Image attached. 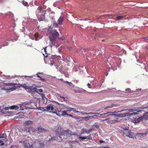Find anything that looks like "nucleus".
<instances>
[{
    "label": "nucleus",
    "mask_w": 148,
    "mask_h": 148,
    "mask_svg": "<svg viewBox=\"0 0 148 148\" xmlns=\"http://www.w3.org/2000/svg\"><path fill=\"white\" fill-rule=\"evenodd\" d=\"M83 67L84 66H82L81 65H74V68L76 69V71H78V70H81Z\"/></svg>",
    "instance_id": "nucleus-26"
},
{
    "label": "nucleus",
    "mask_w": 148,
    "mask_h": 148,
    "mask_svg": "<svg viewBox=\"0 0 148 148\" xmlns=\"http://www.w3.org/2000/svg\"><path fill=\"white\" fill-rule=\"evenodd\" d=\"M83 132H85L86 133L88 134H89L90 132L92 131V129L90 128L88 130V129H86L85 128H83L82 129Z\"/></svg>",
    "instance_id": "nucleus-21"
},
{
    "label": "nucleus",
    "mask_w": 148,
    "mask_h": 148,
    "mask_svg": "<svg viewBox=\"0 0 148 148\" xmlns=\"http://www.w3.org/2000/svg\"><path fill=\"white\" fill-rule=\"evenodd\" d=\"M1 90H8V91L9 90V89H8V88H5L4 87H3V88H1Z\"/></svg>",
    "instance_id": "nucleus-64"
},
{
    "label": "nucleus",
    "mask_w": 148,
    "mask_h": 148,
    "mask_svg": "<svg viewBox=\"0 0 148 148\" xmlns=\"http://www.w3.org/2000/svg\"><path fill=\"white\" fill-rule=\"evenodd\" d=\"M117 113H116L115 112H114L112 113L111 114H108V116H116V115Z\"/></svg>",
    "instance_id": "nucleus-48"
},
{
    "label": "nucleus",
    "mask_w": 148,
    "mask_h": 148,
    "mask_svg": "<svg viewBox=\"0 0 148 148\" xmlns=\"http://www.w3.org/2000/svg\"><path fill=\"white\" fill-rule=\"evenodd\" d=\"M111 69H110V67H108L106 66V72L105 73V75L106 76H107L108 75V72L110 71V70H112L113 71H114L116 70L117 68L120 69L121 68V65H111Z\"/></svg>",
    "instance_id": "nucleus-7"
},
{
    "label": "nucleus",
    "mask_w": 148,
    "mask_h": 148,
    "mask_svg": "<svg viewBox=\"0 0 148 148\" xmlns=\"http://www.w3.org/2000/svg\"><path fill=\"white\" fill-rule=\"evenodd\" d=\"M91 135L92 134H90V135H89V136H87V139H88L89 140H92V137L91 136Z\"/></svg>",
    "instance_id": "nucleus-52"
},
{
    "label": "nucleus",
    "mask_w": 148,
    "mask_h": 148,
    "mask_svg": "<svg viewBox=\"0 0 148 148\" xmlns=\"http://www.w3.org/2000/svg\"><path fill=\"white\" fill-rule=\"evenodd\" d=\"M62 133V130L60 132H57V136L58 137L60 136H63L61 134Z\"/></svg>",
    "instance_id": "nucleus-53"
},
{
    "label": "nucleus",
    "mask_w": 148,
    "mask_h": 148,
    "mask_svg": "<svg viewBox=\"0 0 148 148\" xmlns=\"http://www.w3.org/2000/svg\"><path fill=\"white\" fill-rule=\"evenodd\" d=\"M64 21V18L63 17H60L58 20V23H55L54 24V26L57 27L58 24L61 25L62 24Z\"/></svg>",
    "instance_id": "nucleus-12"
},
{
    "label": "nucleus",
    "mask_w": 148,
    "mask_h": 148,
    "mask_svg": "<svg viewBox=\"0 0 148 148\" xmlns=\"http://www.w3.org/2000/svg\"><path fill=\"white\" fill-rule=\"evenodd\" d=\"M79 90H76L75 89H73V91L75 93H81L83 92V91L79 89Z\"/></svg>",
    "instance_id": "nucleus-40"
},
{
    "label": "nucleus",
    "mask_w": 148,
    "mask_h": 148,
    "mask_svg": "<svg viewBox=\"0 0 148 148\" xmlns=\"http://www.w3.org/2000/svg\"><path fill=\"white\" fill-rule=\"evenodd\" d=\"M64 82L66 83V84L69 86L71 87H72L74 88H79V87L75 86V85L73 84L71 82H69L68 81H65Z\"/></svg>",
    "instance_id": "nucleus-16"
},
{
    "label": "nucleus",
    "mask_w": 148,
    "mask_h": 148,
    "mask_svg": "<svg viewBox=\"0 0 148 148\" xmlns=\"http://www.w3.org/2000/svg\"><path fill=\"white\" fill-rule=\"evenodd\" d=\"M109 113H110V112H107V113H104L101 114V115L103 117H106L107 116H108V114Z\"/></svg>",
    "instance_id": "nucleus-36"
},
{
    "label": "nucleus",
    "mask_w": 148,
    "mask_h": 148,
    "mask_svg": "<svg viewBox=\"0 0 148 148\" xmlns=\"http://www.w3.org/2000/svg\"><path fill=\"white\" fill-rule=\"evenodd\" d=\"M26 83H24L23 84H18L16 83V87L17 89V88H20L21 87H22L25 90V87L26 86Z\"/></svg>",
    "instance_id": "nucleus-20"
},
{
    "label": "nucleus",
    "mask_w": 148,
    "mask_h": 148,
    "mask_svg": "<svg viewBox=\"0 0 148 148\" xmlns=\"http://www.w3.org/2000/svg\"><path fill=\"white\" fill-rule=\"evenodd\" d=\"M10 107H11V110H17L19 108V107L18 106L16 105L12 106H11Z\"/></svg>",
    "instance_id": "nucleus-29"
},
{
    "label": "nucleus",
    "mask_w": 148,
    "mask_h": 148,
    "mask_svg": "<svg viewBox=\"0 0 148 148\" xmlns=\"http://www.w3.org/2000/svg\"><path fill=\"white\" fill-rule=\"evenodd\" d=\"M58 113H57V116H58V114L60 115V114H62V110L61 109L60 111H58Z\"/></svg>",
    "instance_id": "nucleus-63"
},
{
    "label": "nucleus",
    "mask_w": 148,
    "mask_h": 148,
    "mask_svg": "<svg viewBox=\"0 0 148 148\" xmlns=\"http://www.w3.org/2000/svg\"><path fill=\"white\" fill-rule=\"evenodd\" d=\"M113 107H117L119 106V105L118 103H112Z\"/></svg>",
    "instance_id": "nucleus-60"
},
{
    "label": "nucleus",
    "mask_w": 148,
    "mask_h": 148,
    "mask_svg": "<svg viewBox=\"0 0 148 148\" xmlns=\"http://www.w3.org/2000/svg\"><path fill=\"white\" fill-rule=\"evenodd\" d=\"M68 107V106H66L64 104V106H60V108H61V110H66V107Z\"/></svg>",
    "instance_id": "nucleus-41"
},
{
    "label": "nucleus",
    "mask_w": 148,
    "mask_h": 148,
    "mask_svg": "<svg viewBox=\"0 0 148 148\" xmlns=\"http://www.w3.org/2000/svg\"><path fill=\"white\" fill-rule=\"evenodd\" d=\"M145 66L144 67V69H145V71L148 72V65H144Z\"/></svg>",
    "instance_id": "nucleus-54"
},
{
    "label": "nucleus",
    "mask_w": 148,
    "mask_h": 148,
    "mask_svg": "<svg viewBox=\"0 0 148 148\" xmlns=\"http://www.w3.org/2000/svg\"><path fill=\"white\" fill-rule=\"evenodd\" d=\"M142 89L141 88L137 89H136L135 90L133 91V90H130V93H133L134 92H138L141 91Z\"/></svg>",
    "instance_id": "nucleus-35"
},
{
    "label": "nucleus",
    "mask_w": 148,
    "mask_h": 148,
    "mask_svg": "<svg viewBox=\"0 0 148 148\" xmlns=\"http://www.w3.org/2000/svg\"><path fill=\"white\" fill-rule=\"evenodd\" d=\"M113 107V106L112 105V103L110 104L108 106L106 107L105 108V110H107L108 108H112Z\"/></svg>",
    "instance_id": "nucleus-46"
},
{
    "label": "nucleus",
    "mask_w": 148,
    "mask_h": 148,
    "mask_svg": "<svg viewBox=\"0 0 148 148\" xmlns=\"http://www.w3.org/2000/svg\"><path fill=\"white\" fill-rule=\"evenodd\" d=\"M123 129L124 130L123 131H129L130 130H129L128 127H125V128H123Z\"/></svg>",
    "instance_id": "nucleus-62"
},
{
    "label": "nucleus",
    "mask_w": 148,
    "mask_h": 148,
    "mask_svg": "<svg viewBox=\"0 0 148 148\" xmlns=\"http://www.w3.org/2000/svg\"><path fill=\"white\" fill-rule=\"evenodd\" d=\"M77 141L75 140H72L69 141V144L70 145L71 144H74L75 142H77Z\"/></svg>",
    "instance_id": "nucleus-56"
},
{
    "label": "nucleus",
    "mask_w": 148,
    "mask_h": 148,
    "mask_svg": "<svg viewBox=\"0 0 148 148\" xmlns=\"http://www.w3.org/2000/svg\"><path fill=\"white\" fill-rule=\"evenodd\" d=\"M78 88L79 89L81 90L82 91H83V92H85V93H87L88 92L87 91H86V90H84V89H82V88Z\"/></svg>",
    "instance_id": "nucleus-61"
},
{
    "label": "nucleus",
    "mask_w": 148,
    "mask_h": 148,
    "mask_svg": "<svg viewBox=\"0 0 148 148\" xmlns=\"http://www.w3.org/2000/svg\"><path fill=\"white\" fill-rule=\"evenodd\" d=\"M7 145V144H5L3 141L0 140V146H6Z\"/></svg>",
    "instance_id": "nucleus-38"
},
{
    "label": "nucleus",
    "mask_w": 148,
    "mask_h": 148,
    "mask_svg": "<svg viewBox=\"0 0 148 148\" xmlns=\"http://www.w3.org/2000/svg\"><path fill=\"white\" fill-rule=\"evenodd\" d=\"M23 145L24 148H34L33 144L30 145L29 143H25Z\"/></svg>",
    "instance_id": "nucleus-18"
},
{
    "label": "nucleus",
    "mask_w": 148,
    "mask_h": 148,
    "mask_svg": "<svg viewBox=\"0 0 148 148\" xmlns=\"http://www.w3.org/2000/svg\"><path fill=\"white\" fill-rule=\"evenodd\" d=\"M18 77H25V78L26 79H27V78H29V77L32 78H33V77H34L33 78L35 79V77H36V75H32L29 76H27V75H23V76H21L19 75Z\"/></svg>",
    "instance_id": "nucleus-22"
},
{
    "label": "nucleus",
    "mask_w": 148,
    "mask_h": 148,
    "mask_svg": "<svg viewBox=\"0 0 148 148\" xmlns=\"http://www.w3.org/2000/svg\"><path fill=\"white\" fill-rule=\"evenodd\" d=\"M34 36L35 37V40H38V34L37 33H36L35 34Z\"/></svg>",
    "instance_id": "nucleus-51"
},
{
    "label": "nucleus",
    "mask_w": 148,
    "mask_h": 148,
    "mask_svg": "<svg viewBox=\"0 0 148 148\" xmlns=\"http://www.w3.org/2000/svg\"><path fill=\"white\" fill-rule=\"evenodd\" d=\"M37 109L38 110L42 111L44 112H45V111H46L45 110V107H37Z\"/></svg>",
    "instance_id": "nucleus-34"
},
{
    "label": "nucleus",
    "mask_w": 148,
    "mask_h": 148,
    "mask_svg": "<svg viewBox=\"0 0 148 148\" xmlns=\"http://www.w3.org/2000/svg\"><path fill=\"white\" fill-rule=\"evenodd\" d=\"M11 107H10V106H6L5 107H4L3 108L6 111L7 110H11Z\"/></svg>",
    "instance_id": "nucleus-50"
},
{
    "label": "nucleus",
    "mask_w": 148,
    "mask_h": 148,
    "mask_svg": "<svg viewBox=\"0 0 148 148\" xmlns=\"http://www.w3.org/2000/svg\"><path fill=\"white\" fill-rule=\"evenodd\" d=\"M146 116V113H143L142 116H141L133 117L132 120V122L135 125L138 124L140 122L143 121Z\"/></svg>",
    "instance_id": "nucleus-3"
},
{
    "label": "nucleus",
    "mask_w": 148,
    "mask_h": 148,
    "mask_svg": "<svg viewBox=\"0 0 148 148\" xmlns=\"http://www.w3.org/2000/svg\"><path fill=\"white\" fill-rule=\"evenodd\" d=\"M3 75L4 76H5V77L6 78H7V79H10L11 78H12L13 77H17V76L18 77V76H17V75L14 76H10V75Z\"/></svg>",
    "instance_id": "nucleus-32"
},
{
    "label": "nucleus",
    "mask_w": 148,
    "mask_h": 148,
    "mask_svg": "<svg viewBox=\"0 0 148 148\" xmlns=\"http://www.w3.org/2000/svg\"><path fill=\"white\" fill-rule=\"evenodd\" d=\"M80 51H81V53L83 54H84V53H85L86 51V50L85 49H81L80 50Z\"/></svg>",
    "instance_id": "nucleus-47"
},
{
    "label": "nucleus",
    "mask_w": 148,
    "mask_h": 148,
    "mask_svg": "<svg viewBox=\"0 0 148 148\" xmlns=\"http://www.w3.org/2000/svg\"><path fill=\"white\" fill-rule=\"evenodd\" d=\"M33 145L36 148L44 147L45 145L44 141L40 139H36L33 143Z\"/></svg>",
    "instance_id": "nucleus-4"
},
{
    "label": "nucleus",
    "mask_w": 148,
    "mask_h": 148,
    "mask_svg": "<svg viewBox=\"0 0 148 148\" xmlns=\"http://www.w3.org/2000/svg\"><path fill=\"white\" fill-rule=\"evenodd\" d=\"M10 114L8 116H13L15 114V112L13 111H6V114Z\"/></svg>",
    "instance_id": "nucleus-27"
},
{
    "label": "nucleus",
    "mask_w": 148,
    "mask_h": 148,
    "mask_svg": "<svg viewBox=\"0 0 148 148\" xmlns=\"http://www.w3.org/2000/svg\"><path fill=\"white\" fill-rule=\"evenodd\" d=\"M62 113L60 114V115L58 114V116L60 117L61 116H65V115H67V112H66V110H62Z\"/></svg>",
    "instance_id": "nucleus-24"
},
{
    "label": "nucleus",
    "mask_w": 148,
    "mask_h": 148,
    "mask_svg": "<svg viewBox=\"0 0 148 148\" xmlns=\"http://www.w3.org/2000/svg\"><path fill=\"white\" fill-rule=\"evenodd\" d=\"M128 133L127 135H125V136L127 137L132 138H134L135 137V135L134 133L132 132L130 130L128 131Z\"/></svg>",
    "instance_id": "nucleus-11"
},
{
    "label": "nucleus",
    "mask_w": 148,
    "mask_h": 148,
    "mask_svg": "<svg viewBox=\"0 0 148 148\" xmlns=\"http://www.w3.org/2000/svg\"><path fill=\"white\" fill-rule=\"evenodd\" d=\"M16 84V83H5L4 86H8L9 87V90H10L9 92H10V91H13L16 90L17 89Z\"/></svg>",
    "instance_id": "nucleus-6"
},
{
    "label": "nucleus",
    "mask_w": 148,
    "mask_h": 148,
    "mask_svg": "<svg viewBox=\"0 0 148 148\" xmlns=\"http://www.w3.org/2000/svg\"><path fill=\"white\" fill-rule=\"evenodd\" d=\"M93 126L97 128H99V125L97 123H95V124H93Z\"/></svg>",
    "instance_id": "nucleus-49"
},
{
    "label": "nucleus",
    "mask_w": 148,
    "mask_h": 148,
    "mask_svg": "<svg viewBox=\"0 0 148 148\" xmlns=\"http://www.w3.org/2000/svg\"><path fill=\"white\" fill-rule=\"evenodd\" d=\"M122 134L123 135H127L128 133V131H123L122 132Z\"/></svg>",
    "instance_id": "nucleus-55"
},
{
    "label": "nucleus",
    "mask_w": 148,
    "mask_h": 148,
    "mask_svg": "<svg viewBox=\"0 0 148 148\" xmlns=\"http://www.w3.org/2000/svg\"><path fill=\"white\" fill-rule=\"evenodd\" d=\"M25 110H30V109H35L32 108H30V107H28V106H25Z\"/></svg>",
    "instance_id": "nucleus-59"
},
{
    "label": "nucleus",
    "mask_w": 148,
    "mask_h": 148,
    "mask_svg": "<svg viewBox=\"0 0 148 148\" xmlns=\"http://www.w3.org/2000/svg\"><path fill=\"white\" fill-rule=\"evenodd\" d=\"M25 130L26 132H28L30 134L31 132L30 126L29 127H25Z\"/></svg>",
    "instance_id": "nucleus-33"
},
{
    "label": "nucleus",
    "mask_w": 148,
    "mask_h": 148,
    "mask_svg": "<svg viewBox=\"0 0 148 148\" xmlns=\"http://www.w3.org/2000/svg\"><path fill=\"white\" fill-rule=\"evenodd\" d=\"M33 123V121H32L29 120L26 121L24 123L23 125L25 126H28L32 124Z\"/></svg>",
    "instance_id": "nucleus-19"
},
{
    "label": "nucleus",
    "mask_w": 148,
    "mask_h": 148,
    "mask_svg": "<svg viewBox=\"0 0 148 148\" xmlns=\"http://www.w3.org/2000/svg\"><path fill=\"white\" fill-rule=\"evenodd\" d=\"M71 138H69V139H71V140L73 139V138L71 137V136H72V135H75V136H78V134L77 132H72V131H71Z\"/></svg>",
    "instance_id": "nucleus-31"
},
{
    "label": "nucleus",
    "mask_w": 148,
    "mask_h": 148,
    "mask_svg": "<svg viewBox=\"0 0 148 148\" xmlns=\"http://www.w3.org/2000/svg\"><path fill=\"white\" fill-rule=\"evenodd\" d=\"M45 108V112H48L49 110H51V111L53 110H54V108L53 105L51 104H49Z\"/></svg>",
    "instance_id": "nucleus-13"
},
{
    "label": "nucleus",
    "mask_w": 148,
    "mask_h": 148,
    "mask_svg": "<svg viewBox=\"0 0 148 148\" xmlns=\"http://www.w3.org/2000/svg\"><path fill=\"white\" fill-rule=\"evenodd\" d=\"M37 133H40L46 131V130L44 128L41 127V126H38L37 127Z\"/></svg>",
    "instance_id": "nucleus-15"
},
{
    "label": "nucleus",
    "mask_w": 148,
    "mask_h": 148,
    "mask_svg": "<svg viewBox=\"0 0 148 148\" xmlns=\"http://www.w3.org/2000/svg\"><path fill=\"white\" fill-rule=\"evenodd\" d=\"M29 105H30L29 101H26L20 103L19 105L20 107H21L22 106H25Z\"/></svg>",
    "instance_id": "nucleus-23"
},
{
    "label": "nucleus",
    "mask_w": 148,
    "mask_h": 148,
    "mask_svg": "<svg viewBox=\"0 0 148 148\" xmlns=\"http://www.w3.org/2000/svg\"><path fill=\"white\" fill-rule=\"evenodd\" d=\"M37 90V88L36 86H34L33 85L29 86L27 84H26L25 90H27V91H28L29 93H32V92H35L36 93L38 94V91Z\"/></svg>",
    "instance_id": "nucleus-5"
},
{
    "label": "nucleus",
    "mask_w": 148,
    "mask_h": 148,
    "mask_svg": "<svg viewBox=\"0 0 148 148\" xmlns=\"http://www.w3.org/2000/svg\"><path fill=\"white\" fill-rule=\"evenodd\" d=\"M87 136H80L79 137V139H81L82 140H85L87 139Z\"/></svg>",
    "instance_id": "nucleus-37"
},
{
    "label": "nucleus",
    "mask_w": 148,
    "mask_h": 148,
    "mask_svg": "<svg viewBox=\"0 0 148 148\" xmlns=\"http://www.w3.org/2000/svg\"><path fill=\"white\" fill-rule=\"evenodd\" d=\"M71 131L68 129L66 130H62V133L61 134L64 136L70 138L71 134Z\"/></svg>",
    "instance_id": "nucleus-8"
},
{
    "label": "nucleus",
    "mask_w": 148,
    "mask_h": 148,
    "mask_svg": "<svg viewBox=\"0 0 148 148\" xmlns=\"http://www.w3.org/2000/svg\"><path fill=\"white\" fill-rule=\"evenodd\" d=\"M123 17V16H119L116 17V19L117 20H119L120 19H121Z\"/></svg>",
    "instance_id": "nucleus-57"
},
{
    "label": "nucleus",
    "mask_w": 148,
    "mask_h": 148,
    "mask_svg": "<svg viewBox=\"0 0 148 148\" xmlns=\"http://www.w3.org/2000/svg\"><path fill=\"white\" fill-rule=\"evenodd\" d=\"M6 110L3 108V109H1L0 113H1L2 114H6Z\"/></svg>",
    "instance_id": "nucleus-45"
},
{
    "label": "nucleus",
    "mask_w": 148,
    "mask_h": 148,
    "mask_svg": "<svg viewBox=\"0 0 148 148\" xmlns=\"http://www.w3.org/2000/svg\"><path fill=\"white\" fill-rule=\"evenodd\" d=\"M88 54H86L85 56H86V58H85V57L84 56L85 58V61L86 62H88L89 61H90L91 58L88 56Z\"/></svg>",
    "instance_id": "nucleus-25"
},
{
    "label": "nucleus",
    "mask_w": 148,
    "mask_h": 148,
    "mask_svg": "<svg viewBox=\"0 0 148 148\" xmlns=\"http://www.w3.org/2000/svg\"><path fill=\"white\" fill-rule=\"evenodd\" d=\"M80 118V119H84L85 121H88L90 119H91L90 116H88L81 117Z\"/></svg>",
    "instance_id": "nucleus-28"
},
{
    "label": "nucleus",
    "mask_w": 148,
    "mask_h": 148,
    "mask_svg": "<svg viewBox=\"0 0 148 148\" xmlns=\"http://www.w3.org/2000/svg\"><path fill=\"white\" fill-rule=\"evenodd\" d=\"M41 96L42 100L43 101V103L44 104H46L47 103V101L48 100V99L47 98L45 95V94L42 93H38Z\"/></svg>",
    "instance_id": "nucleus-10"
},
{
    "label": "nucleus",
    "mask_w": 148,
    "mask_h": 148,
    "mask_svg": "<svg viewBox=\"0 0 148 148\" xmlns=\"http://www.w3.org/2000/svg\"><path fill=\"white\" fill-rule=\"evenodd\" d=\"M31 131H32V132L33 133L36 131V129L32 126H30Z\"/></svg>",
    "instance_id": "nucleus-44"
},
{
    "label": "nucleus",
    "mask_w": 148,
    "mask_h": 148,
    "mask_svg": "<svg viewBox=\"0 0 148 148\" xmlns=\"http://www.w3.org/2000/svg\"><path fill=\"white\" fill-rule=\"evenodd\" d=\"M43 74V73L42 72H38L36 74V77L39 78V79L40 80L42 81L43 82H45L46 81L45 79L44 78L42 77H41L39 75V74L42 75Z\"/></svg>",
    "instance_id": "nucleus-14"
},
{
    "label": "nucleus",
    "mask_w": 148,
    "mask_h": 148,
    "mask_svg": "<svg viewBox=\"0 0 148 148\" xmlns=\"http://www.w3.org/2000/svg\"><path fill=\"white\" fill-rule=\"evenodd\" d=\"M148 107L144 106V105L140 107L137 108L134 107V108L129 109L128 111L129 112H132V113H130L129 112L125 113L117 114L116 115L117 117H123L127 116L128 117H130L132 116L136 115L139 114L140 113H142L143 112H145V110H143L144 109H147Z\"/></svg>",
    "instance_id": "nucleus-1"
},
{
    "label": "nucleus",
    "mask_w": 148,
    "mask_h": 148,
    "mask_svg": "<svg viewBox=\"0 0 148 148\" xmlns=\"http://www.w3.org/2000/svg\"><path fill=\"white\" fill-rule=\"evenodd\" d=\"M58 32L57 30L54 29L51 31V33L49 36V38L50 41V44L52 45H55L56 43V38L59 36Z\"/></svg>",
    "instance_id": "nucleus-2"
},
{
    "label": "nucleus",
    "mask_w": 148,
    "mask_h": 148,
    "mask_svg": "<svg viewBox=\"0 0 148 148\" xmlns=\"http://www.w3.org/2000/svg\"><path fill=\"white\" fill-rule=\"evenodd\" d=\"M52 60H53V59H52ZM56 60H57V62L59 64H62V63H61V61H63L62 60V59L61 57L59 56H57L56 57H55L54 60L55 61Z\"/></svg>",
    "instance_id": "nucleus-17"
},
{
    "label": "nucleus",
    "mask_w": 148,
    "mask_h": 148,
    "mask_svg": "<svg viewBox=\"0 0 148 148\" xmlns=\"http://www.w3.org/2000/svg\"><path fill=\"white\" fill-rule=\"evenodd\" d=\"M56 67V69L58 71H59L60 72L63 74L64 73V71H66L67 69V68L65 67V65H54Z\"/></svg>",
    "instance_id": "nucleus-9"
},
{
    "label": "nucleus",
    "mask_w": 148,
    "mask_h": 148,
    "mask_svg": "<svg viewBox=\"0 0 148 148\" xmlns=\"http://www.w3.org/2000/svg\"><path fill=\"white\" fill-rule=\"evenodd\" d=\"M66 110L67 112H71V111H73V110L74 108H72L68 106V107H66Z\"/></svg>",
    "instance_id": "nucleus-30"
},
{
    "label": "nucleus",
    "mask_w": 148,
    "mask_h": 148,
    "mask_svg": "<svg viewBox=\"0 0 148 148\" xmlns=\"http://www.w3.org/2000/svg\"><path fill=\"white\" fill-rule=\"evenodd\" d=\"M46 48H47V47H45V48H44L45 53V54H47V55L46 56H45V57H46V58H47V54H49V53L47 52L46 51V50H47Z\"/></svg>",
    "instance_id": "nucleus-58"
},
{
    "label": "nucleus",
    "mask_w": 148,
    "mask_h": 148,
    "mask_svg": "<svg viewBox=\"0 0 148 148\" xmlns=\"http://www.w3.org/2000/svg\"><path fill=\"white\" fill-rule=\"evenodd\" d=\"M6 136V134L5 133H3V134H0V138H4L5 136Z\"/></svg>",
    "instance_id": "nucleus-43"
},
{
    "label": "nucleus",
    "mask_w": 148,
    "mask_h": 148,
    "mask_svg": "<svg viewBox=\"0 0 148 148\" xmlns=\"http://www.w3.org/2000/svg\"><path fill=\"white\" fill-rule=\"evenodd\" d=\"M22 2L23 5H24V6H26L27 7L29 6L28 3L27 2L25 1L24 0L22 1Z\"/></svg>",
    "instance_id": "nucleus-39"
},
{
    "label": "nucleus",
    "mask_w": 148,
    "mask_h": 148,
    "mask_svg": "<svg viewBox=\"0 0 148 148\" xmlns=\"http://www.w3.org/2000/svg\"><path fill=\"white\" fill-rule=\"evenodd\" d=\"M58 111H57V110L55 109L54 110H52L51 111H49V112L50 113H52L53 114H56L57 115V113H58Z\"/></svg>",
    "instance_id": "nucleus-42"
}]
</instances>
